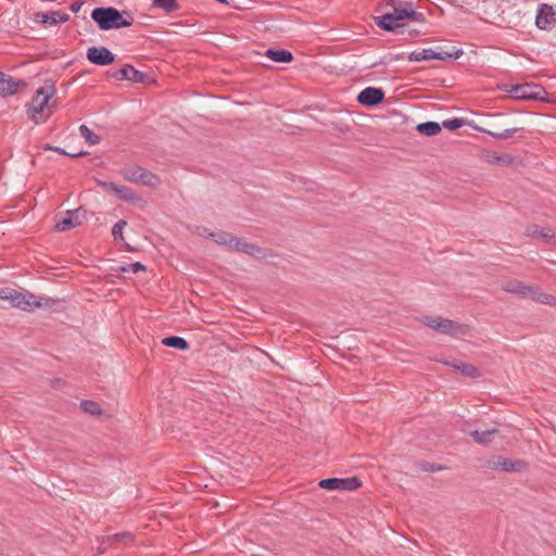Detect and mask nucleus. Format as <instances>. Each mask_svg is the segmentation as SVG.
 Returning a JSON list of instances; mask_svg holds the SVG:
<instances>
[{
	"instance_id": "obj_36",
	"label": "nucleus",
	"mask_w": 556,
	"mask_h": 556,
	"mask_svg": "<svg viewBox=\"0 0 556 556\" xmlns=\"http://www.w3.org/2000/svg\"><path fill=\"white\" fill-rule=\"evenodd\" d=\"M342 481L344 482V488L342 490H355L357 489L359 485H361V482L358 481L357 478H346V479H342Z\"/></svg>"
},
{
	"instance_id": "obj_7",
	"label": "nucleus",
	"mask_w": 556,
	"mask_h": 556,
	"mask_svg": "<svg viewBox=\"0 0 556 556\" xmlns=\"http://www.w3.org/2000/svg\"><path fill=\"white\" fill-rule=\"evenodd\" d=\"M463 50L457 49L453 52L444 51L437 52L431 48L422 49L420 51H412L407 55V60L410 62H421V61H430V60H441V61H450L457 60L463 55Z\"/></svg>"
},
{
	"instance_id": "obj_20",
	"label": "nucleus",
	"mask_w": 556,
	"mask_h": 556,
	"mask_svg": "<svg viewBox=\"0 0 556 556\" xmlns=\"http://www.w3.org/2000/svg\"><path fill=\"white\" fill-rule=\"evenodd\" d=\"M162 344L176 350L185 351L188 349L189 343L186 339L178 336L166 337L162 340Z\"/></svg>"
},
{
	"instance_id": "obj_28",
	"label": "nucleus",
	"mask_w": 556,
	"mask_h": 556,
	"mask_svg": "<svg viewBox=\"0 0 556 556\" xmlns=\"http://www.w3.org/2000/svg\"><path fill=\"white\" fill-rule=\"evenodd\" d=\"M517 131H518V128H516V127L515 128H507V129H505L503 131L485 130V132L488 135H490L491 137H493L495 139H498V140L510 138Z\"/></svg>"
},
{
	"instance_id": "obj_38",
	"label": "nucleus",
	"mask_w": 556,
	"mask_h": 556,
	"mask_svg": "<svg viewBox=\"0 0 556 556\" xmlns=\"http://www.w3.org/2000/svg\"><path fill=\"white\" fill-rule=\"evenodd\" d=\"M244 244H245V241H243L242 239H239L237 237H233L232 240L230 241L229 248L232 249L233 251L242 252V248Z\"/></svg>"
},
{
	"instance_id": "obj_2",
	"label": "nucleus",
	"mask_w": 556,
	"mask_h": 556,
	"mask_svg": "<svg viewBox=\"0 0 556 556\" xmlns=\"http://www.w3.org/2000/svg\"><path fill=\"white\" fill-rule=\"evenodd\" d=\"M53 94V85L40 87L34 94L31 102L27 104L28 116L35 124L45 123L51 115V110L48 103Z\"/></svg>"
},
{
	"instance_id": "obj_3",
	"label": "nucleus",
	"mask_w": 556,
	"mask_h": 556,
	"mask_svg": "<svg viewBox=\"0 0 556 556\" xmlns=\"http://www.w3.org/2000/svg\"><path fill=\"white\" fill-rule=\"evenodd\" d=\"M91 18L101 30L118 29L131 25V18L125 20L122 13L113 7L93 9Z\"/></svg>"
},
{
	"instance_id": "obj_9",
	"label": "nucleus",
	"mask_w": 556,
	"mask_h": 556,
	"mask_svg": "<svg viewBox=\"0 0 556 556\" xmlns=\"http://www.w3.org/2000/svg\"><path fill=\"white\" fill-rule=\"evenodd\" d=\"M87 60L96 65L105 66L114 62L115 54L105 47L92 46L87 50Z\"/></svg>"
},
{
	"instance_id": "obj_11",
	"label": "nucleus",
	"mask_w": 556,
	"mask_h": 556,
	"mask_svg": "<svg viewBox=\"0 0 556 556\" xmlns=\"http://www.w3.org/2000/svg\"><path fill=\"white\" fill-rule=\"evenodd\" d=\"M384 99V91L377 87H366L357 96V102L365 106H376Z\"/></svg>"
},
{
	"instance_id": "obj_16",
	"label": "nucleus",
	"mask_w": 556,
	"mask_h": 556,
	"mask_svg": "<svg viewBox=\"0 0 556 556\" xmlns=\"http://www.w3.org/2000/svg\"><path fill=\"white\" fill-rule=\"evenodd\" d=\"M38 17L42 24L58 25L68 21V14L61 11H50L47 13H39Z\"/></svg>"
},
{
	"instance_id": "obj_18",
	"label": "nucleus",
	"mask_w": 556,
	"mask_h": 556,
	"mask_svg": "<svg viewBox=\"0 0 556 556\" xmlns=\"http://www.w3.org/2000/svg\"><path fill=\"white\" fill-rule=\"evenodd\" d=\"M497 433V429H486L483 431L472 430L469 431V435L479 444L486 445L491 443L494 435Z\"/></svg>"
},
{
	"instance_id": "obj_15",
	"label": "nucleus",
	"mask_w": 556,
	"mask_h": 556,
	"mask_svg": "<svg viewBox=\"0 0 556 556\" xmlns=\"http://www.w3.org/2000/svg\"><path fill=\"white\" fill-rule=\"evenodd\" d=\"M23 85L25 84L22 80H15L11 76L0 72V96L13 94Z\"/></svg>"
},
{
	"instance_id": "obj_43",
	"label": "nucleus",
	"mask_w": 556,
	"mask_h": 556,
	"mask_svg": "<svg viewBox=\"0 0 556 556\" xmlns=\"http://www.w3.org/2000/svg\"><path fill=\"white\" fill-rule=\"evenodd\" d=\"M86 154H88V153L85 152V151H79V152L71 151V152H67V156H71V157L83 156V155H86Z\"/></svg>"
},
{
	"instance_id": "obj_6",
	"label": "nucleus",
	"mask_w": 556,
	"mask_h": 556,
	"mask_svg": "<svg viewBox=\"0 0 556 556\" xmlns=\"http://www.w3.org/2000/svg\"><path fill=\"white\" fill-rule=\"evenodd\" d=\"M513 98L518 100H547L546 90L538 84L526 83L521 85H514L509 89H505Z\"/></svg>"
},
{
	"instance_id": "obj_10",
	"label": "nucleus",
	"mask_w": 556,
	"mask_h": 556,
	"mask_svg": "<svg viewBox=\"0 0 556 556\" xmlns=\"http://www.w3.org/2000/svg\"><path fill=\"white\" fill-rule=\"evenodd\" d=\"M86 217V213L81 208L68 210L64 216L56 222L55 229L59 231H65L71 228L77 227L83 224Z\"/></svg>"
},
{
	"instance_id": "obj_22",
	"label": "nucleus",
	"mask_w": 556,
	"mask_h": 556,
	"mask_svg": "<svg viewBox=\"0 0 556 556\" xmlns=\"http://www.w3.org/2000/svg\"><path fill=\"white\" fill-rule=\"evenodd\" d=\"M114 194L118 199L130 203L136 202L138 200L136 193L130 188L122 185L116 186Z\"/></svg>"
},
{
	"instance_id": "obj_12",
	"label": "nucleus",
	"mask_w": 556,
	"mask_h": 556,
	"mask_svg": "<svg viewBox=\"0 0 556 556\" xmlns=\"http://www.w3.org/2000/svg\"><path fill=\"white\" fill-rule=\"evenodd\" d=\"M491 467L495 470L506 472H519L527 468V463L523 460H513L503 456H496L493 458Z\"/></svg>"
},
{
	"instance_id": "obj_33",
	"label": "nucleus",
	"mask_w": 556,
	"mask_h": 556,
	"mask_svg": "<svg viewBox=\"0 0 556 556\" xmlns=\"http://www.w3.org/2000/svg\"><path fill=\"white\" fill-rule=\"evenodd\" d=\"M125 226H126V220H124V219H121L117 223H115L113 228H112V236L115 239L122 238L123 230H124Z\"/></svg>"
},
{
	"instance_id": "obj_5",
	"label": "nucleus",
	"mask_w": 556,
	"mask_h": 556,
	"mask_svg": "<svg viewBox=\"0 0 556 556\" xmlns=\"http://www.w3.org/2000/svg\"><path fill=\"white\" fill-rule=\"evenodd\" d=\"M0 299H7L11 305L23 311H31L41 306V300L33 293H22L15 290H0Z\"/></svg>"
},
{
	"instance_id": "obj_8",
	"label": "nucleus",
	"mask_w": 556,
	"mask_h": 556,
	"mask_svg": "<svg viewBox=\"0 0 556 556\" xmlns=\"http://www.w3.org/2000/svg\"><path fill=\"white\" fill-rule=\"evenodd\" d=\"M425 325L437 332L456 336L460 329V325L443 317H425Z\"/></svg>"
},
{
	"instance_id": "obj_37",
	"label": "nucleus",
	"mask_w": 556,
	"mask_h": 556,
	"mask_svg": "<svg viewBox=\"0 0 556 556\" xmlns=\"http://www.w3.org/2000/svg\"><path fill=\"white\" fill-rule=\"evenodd\" d=\"M97 184L98 186H100L104 191L106 192H110V193H114L115 189H116V184L112 182V181H104V180H97Z\"/></svg>"
},
{
	"instance_id": "obj_25",
	"label": "nucleus",
	"mask_w": 556,
	"mask_h": 556,
	"mask_svg": "<svg viewBox=\"0 0 556 556\" xmlns=\"http://www.w3.org/2000/svg\"><path fill=\"white\" fill-rule=\"evenodd\" d=\"M343 484L342 478H327L319 481V486L326 490H342Z\"/></svg>"
},
{
	"instance_id": "obj_21",
	"label": "nucleus",
	"mask_w": 556,
	"mask_h": 556,
	"mask_svg": "<svg viewBox=\"0 0 556 556\" xmlns=\"http://www.w3.org/2000/svg\"><path fill=\"white\" fill-rule=\"evenodd\" d=\"M143 170L141 166H132L128 168L122 169V176L126 181L138 184L140 181V176Z\"/></svg>"
},
{
	"instance_id": "obj_13",
	"label": "nucleus",
	"mask_w": 556,
	"mask_h": 556,
	"mask_svg": "<svg viewBox=\"0 0 556 556\" xmlns=\"http://www.w3.org/2000/svg\"><path fill=\"white\" fill-rule=\"evenodd\" d=\"M554 16L555 11L552 5L540 4L535 16L536 27L542 30L549 29L553 25Z\"/></svg>"
},
{
	"instance_id": "obj_26",
	"label": "nucleus",
	"mask_w": 556,
	"mask_h": 556,
	"mask_svg": "<svg viewBox=\"0 0 556 556\" xmlns=\"http://www.w3.org/2000/svg\"><path fill=\"white\" fill-rule=\"evenodd\" d=\"M153 5L163 9L167 13L178 9L176 0H153Z\"/></svg>"
},
{
	"instance_id": "obj_44",
	"label": "nucleus",
	"mask_w": 556,
	"mask_h": 556,
	"mask_svg": "<svg viewBox=\"0 0 556 556\" xmlns=\"http://www.w3.org/2000/svg\"><path fill=\"white\" fill-rule=\"evenodd\" d=\"M48 149L52 150V151H55V152H58L60 154L67 155V152L64 149L60 148V147H49Z\"/></svg>"
},
{
	"instance_id": "obj_24",
	"label": "nucleus",
	"mask_w": 556,
	"mask_h": 556,
	"mask_svg": "<svg viewBox=\"0 0 556 556\" xmlns=\"http://www.w3.org/2000/svg\"><path fill=\"white\" fill-rule=\"evenodd\" d=\"M79 134L89 146H94L100 142V137L96 135L87 125L79 126Z\"/></svg>"
},
{
	"instance_id": "obj_31",
	"label": "nucleus",
	"mask_w": 556,
	"mask_h": 556,
	"mask_svg": "<svg viewBox=\"0 0 556 556\" xmlns=\"http://www.w3.org/2000/svg\"><path fill=\"white\" fill-rule=\"evenodd\" d=\"M216 243L222 245H230V241L232 240V236L226 233V232H217V233H210L208 235Z\"/></svg>"
},
{
	"instance_id": "obj_4",
	"label": "nucleus",
	"mask_w": 556,
	"mask_h": 556,
	"mask_svg": "<svg viewBox=\"0 0 556 556\" xmlns=\"http://www.w3.org/2000/svg\"><path fill=\"white\" fill-rule=\"evenodd\" d=\"M502 289L509 293H515L520 298H529L538 303L553 305L556 303V298L543 293L539 288L527 286L519 280H509L502 285Z\"/></svg>"
},
{
	"instance_id": "obj_34",
	"label": "nucleus",
	"mask_w": 556,
	"mask_h": 556,
	"mask_svg": "<svg viewBox=\"0 0 556 556\" xmlns=\"http://www.w3.org/2000/svg\"><path fill=\"white\" fill-rule=\"evenodd\" d=\"M510 157L504 154H494L489 157L488 162L491 164H508Z\"/></svg>"
},
{
	"instance_id": "obj_27",
	"label": "nucleus",
	"mask_w": 556,
	"mask_h": 556,
	"mask_svg": "<svg viewBox=\"0 0 556 556\" xmlns=\"http://www.w3.org/2000/svg\"><path fill=\"white\" fill-rule=\"evenodd\" d=\"M80 406L84 412H86L90 415L101 414V408L97 402H93L90 400H84V401H81Z\"/></svg>"
},
{
	"instance_id": "obj_42",
	"label": "nucleus",
	"mask_w": 556,
	"mask_h": 556,
	"mask_svg": "<svg viewBox=\"0 0 556 556\" xmlns=\"http://www.w3.org/2000/svg\"><path fill=\"white\" fill-rule=\"evenodd\" d=\"M81 7H83L81 1H74V2H72L70 9L72 12L78 13L80 11Z\"/></svg>"
},
{
	"instance_id": "obj_19",
	"label": "nucleus",
	"mask_w": 556,
	"mask_h": 556,
	"mask_svg": "<svg viewBox=\"0 0 556 556\" xmlns=\"http://www.w3.org/2000/svg\"><path fill=\"white\" fill-rule=\"evenodd\" d=\"M416 129L418 132H420L425 136H434L441 131L442 126H441V124H439L437 122L428 121V122L419 123L416 126Z\"/></svg>"
},
{
	"instance_id": "obj_35",
	"label": "nucleus",
	"mask_w": 556,
	"mask_h": 556,
	"mask_svg": "<svg viewBox=\"0 0 556 556\" xmlns=\"http://www.w3.org/2000/svg\"><path fill=\"white\" fill-rule=\"evenodd\" d=\"M342 481L344 482V488L342 490H355L357 489L359 485H361V482L358 481L357 478H346V479H342Z\"/></svg>"
},
{
	"instance_id": "obj_41",
	"label": "nucleus",
	"mask_w": 556,
	"mask_h": 556,
	"mask_svg": "<svg viewBox=\"0 0 556 556\" xmlns=\"http://www.w3.org/2000/svg\"><path fill=\"white\" fill-rule=\"evenodd\" d=\"M113 538L117 541H122V540H129L131 541L132 540V534L130 532H121V533H116L113 535Z\"/></svg>"
},
{
	"instance_id": "obj_23",
	"label": "nucleus",
	"mask_w": 556,
	"mask_h": 556,
	"mask_svg": "<svg viewBox=\"0 0 556 556\" xmlns=\"http://www.w3.org/2000/svg\"><path fill=\"white\" fill-rule=\"evenodd\" d=\"M138 184H141V185L148 186V187H156L161 184V179L154 173L143 168L141 176H140V181Z\"/></svg>"
},
{
	"instance_id": "obj_17",
	"label": "nucleus",
	"mask_w": 556,
	"mask_h": 556,
	"mask_svg": "<svg viewBox=\"0 0 556 556\" xmlns=\"http://www.w3.org/2000/svg\"><path fill=\"white\" fill-rule=\"evenodd\" d=\"M266 56L276 63H290L293 55L290 51L285 49L270 48L266 51Z\"/></svg>"
},
{
	"instance_id": "obj_32",
	"label": "nucleus",
	"mask_w": 556,
	"mask_h": 556,
	"mask_svg": "<svg viewBox=\"0 0 556 556\" xmlns=\"http://www.w3.org/2000/svg\"><path fill=\"white\" fill-rule=\"evenodd\" d=\"M458 371L465 377L473 378L478 376V369L475 366L465 363L458 364Z\"/></svg>"
},
{
	"instance_id": "obj_1",
	"label": "nucleus",
	"mask_w": 556,
	"mask_h": 556,
	"mask_svg": "<svg viewBox=\"0 0 556 556\" xmlns=\"http://www.w3.org/2000/svg\"><path fill=\"white\" fill-rule=\"evenodd\" d=\"M383 8L387 11L376 17V24L383 30L394 31L404 26V20H413L417 23L425 22L422 13L416 12L412 2L403 0H386Z\"/></svg>"
},
{
	"instance_id": "obj_39",
	"label": "nucleus",
	"mask_w": 556,
	"mask_h": 556,
	"mask_svg": "<svg viewBox=\"0 0 556 556\" xmlns=\"http://www.w3.org/2000/svg\"><path fill=\"white\" fill-rule=\"evenodd\" d=\"M260 248L253 243H248L245 242V244L243 245L242 248V253H245V254H249V255H255L256 253L260 252Z\"/></svg>"
},
{
	"instance_id": "obj_30",
	"label": "nucleus",
	"mask_w": 556,
	"mask_h": 556,
	"mask_svg": "<svg viewBox=\"0 0 556 556\" xmlns=\"http://www.w3.org/2000/svg\"><path fill=\"white\" fill-rule=\"evenodd\" d=\"M119 273H132L137 274L139 271H144L146 267L141 262H135L132 264H128L126 266H121L117 269Z\"/></svg>"
},
{
	"instance_id": "obj_45",
	"label": "nucleus",
	"mask_w": 556,
	"mask_h": 556,
	"mask_svg": "<svg viewBox=\"0 0 556 556\" xmlns=\"http://www.w3.org/2000/svg\"><path fill=\"white\" fill-rule=\"evenodd\" d=\"M459 363H460V362H458V361H453V362H451V363H445V364H446V365H448V366H451V367H453L454 369H456V370L458 371V364H459Z\"/></svg>"
},
{
	"instance_id": "obj_14",
	"label": "nucleus",
	"mask_w": 556,
	"mask_h": 556,
	"mask_svg": "<svg viewBox=\"0 0 556 556\" xmlns=\"http://www.w3.org/2000/svg\"><path fill=\"white\" fill-rule=\"evenodd\" d=\"M112 76L117 80H129L134 83H142L144 79V73L136 70L130 64H125L119 70L115 71Z\"/></svg>"
},
{
	"instance_id": "obj_40",
	"label": "nucleus",
	"mask_w": 556,
	"mask_h": 556,
	"mask_svg": "<svg viewBox=\"0 0 556 556\" xmlns=\"http://www.w3.org/2000/svg\"><path fill=\"white\" fill-rule=\"evenodd\" d=\"M528 235L529 236H532V237H542V238H547V233L543 232L542 229H540L539 227L536 226H533L531 228L528 229Z\"/></svg>"
},
{
	"instance_id": "obj_29",
	"label": "nucleus",
	"mask_w": 556,
	"mask_h": 556,
	"mask_svg": "<svg viewBox=\"0 0 556 556\" xmlns=\"http://www.w3.org/2000/svg\"><path fill=\"white\" fill-rule=\"evenodd\" d=\"M464 124H465V121L463 118L454 117V118L443 121L441 126L448 130H456V129L460 128L462 126H464Z\"/></svg>"
}]
</instances>
